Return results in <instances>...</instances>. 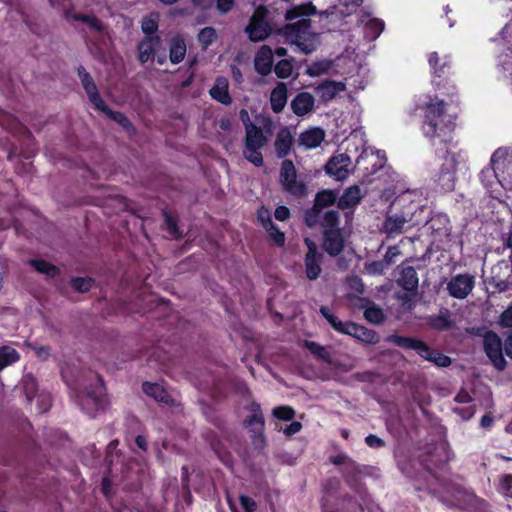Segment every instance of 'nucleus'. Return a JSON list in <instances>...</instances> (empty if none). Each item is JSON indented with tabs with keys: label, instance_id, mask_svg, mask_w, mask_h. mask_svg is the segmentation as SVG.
<instances>
[{
	"label": "nucleus",
	"instance_id": "1",
	"mask_svg": "<svg viewBox=\"0 0 512 512\" xmlns=\"http://www.w3.org/2000/svg\"><path fill=\"white\" fill-rule=\"evenodd\" d=\"M425 120L423 133L431 140L439 138L440 142L449 141L450 134L454 129V117L446 112L443 100L434 99L424 107Z\"/></svg>",
	"mask_w": 512,
	"mask_h": 512
},
{
	"label": "nucleus",
	"instance_id": "2",
	"mask_svg": "<svg viewBox=\"0 0 512 512\" xmlns=\"http://www.w3.org/2000/svg\"><path fill=\"white\" fill-rule=\"evenodd\" d=\"M240 114L246 132L243 156L256 167H261L264 164L261 149L268 142V137L264 135L263 130L260 127L251 123L246 111L242 110Z\"/></svg>",
	"mask_w": 512,
	"mask_h": 512
},
{
	"label": "nucleus",
	"instance_id": "3",
	"mask_svg": "<svg viewBox=\"0 0 512 512\" xmlns=\"http://www.w3.org/2000/svg\"><path fill=\"white\" fill-rule=\"evenodd\" d=\"M310 25L309 19L301 18L297 22L287 25L283 31L286 41L295 45L305 54L312 53L318 45V36L310 31Z\"/></svg>",
	"mask_w": 512,
	"mask_h": 512
},
{
	"label": "nucleus",
	"instance_id": "4",
	"mask_svg": "<svg viewBox=\"0 0 512 512\" xmlns=\"http://www.w3.org/2000/svg\"><path fill=\"white\" fill-rule=\"evenodd\" d=\"M320 313L339 333L350 335L366 344H376L379 342V336L375 331L353 322H343L332 314L327 307H321Z\"/></svg>",
	"mask_w": 512,
	"mask_h": 512
},
{
	"label": "nucleus",
	"instance_id": "5",
	"mask_svg": "<svg viewBox=\"0 0 512 512\" xmlns=\"http://www.w3.org/2000/svg\"><path fill=\"white\" fill-rule=\"evenodd\" d=\"M387 341L404 349L416 351L422 358L432 362L438 367H447L451 364V359L448 356L431 349L421 340L390 335Z\"/></svg>",
	"mask_w": 512,
	"mask_h": 512
},
{
	"label": "nucleus",
	"instance_id": "6",
	"mask_svg": "<svg viewBox=\"0 0 512 512\" xmlns=\"http://www.w3.org/2000/svg\"><path fill=\"white\" fill-rule=\"evenodd\" d=\"M79 405L91 416L105 407L104 387L99 378H97L95 384L79 398Z\"/></svg>",
	"mask_w": 512,
	"mask_h": 512
},
{
	"label": "nucleus",
	"instance_id": "7",
	"mask_svg": "<svg viewBox=\"0 0 512 512\" xmlns=\"http://www.w3.org/2000/svg\"><path fill=\"white\" fill-rule=\"evenodd\" d=\"M267 10L260 6L250 18L249 24L245 28V32L251 41H262L271 33V27L266 21Z\"/></svg>",
	"mask_w": 512,
	"mask_h": 512
},
{
	"label": "nucleus",
	"instance_id": "8",
	"mask_svg": "<svg viewBox=\"0 0 512 512\" xmlns=\"http://www.w3.org/2000/svg\"><path fill=\"white\" fill-rule=\"evenodd\" d=\"M483 348L494 367L504 370L506 360L503 355V343L501 338L494 332H486L483 336Z\"/></svg>",
	"mask_w": 512,
	"mask_h": 512
},
{
	"label": "nucleus",
	"instance_id": "9",
	"mask_svg": "<svg viewBox=\"0 0 512 512\" xmlns=\"http://www.w3.org/2000/svg\"><path fill=\"white\" fill-rule=\"evenodd\" d=\"M280 182L283 188L294 196H304L306 187L297 180L296 169L291 160H284L280 169Z\"/></svg>",
	"mask_w": 512,
	"mask_h": 512
},
{
	"label": "nucleus",
	"instance_id": "10",
	"mask_svg": "<svg viewBox=\"0 0 512 512\" xmlns=\"http://www.w3.org/2000/svg\"><path fill=\"white\" fill-rule=\"evenodd\" d=\"M353 171L351 158L345 154H337L325 165V172L337 181L345 180Z\"/></svg>",
	"mask_w": 512,
	"mask_h": 512
},
{
	"label": "nucleus",
	"instance_id": "11",
	"mask_svg": "<svg viewBox=\"0 0 512 512\" xmlns=\"http://www.w3.org/2000/svg\"><path fill=\"white\" fill-rule=\"evenodd\" d=\"M475 286V278L470 274H457L447 283L450 296L456 299H465Z\"/></svg>",
	"mask_w": 512,
	"mask_h": 512
},
{
	"label": "nucleus",
	"instance_id": "12",
	"mask_svg": "<svg viewBox=\"0 0 512 512\" xmlns=\"http://www.w3.org/2000/svg\"><path fill=\"white\" fill-rule=\"evenodd\" d=\"M509 164L508 152L505 149L499 148L491 157V167L484 169L481 172V176L486 177L493 175L500 181L501 178H504L505 169Z\"/></svg>",
	"mask_w": 512,
	"mask_h": 512
},
{
	"label": "nucleus",
	"instance_id": "13",
	"mask_svg": "<svg viewBox=\"0 0 512 512\" xmlns=\"http://www.w3.org/2000/svg\"><path fill=\"white\" fill-rule=\"evenodd\" d=\"M79 77L81 79V83L85 89L86 94L89 97L90 102L94 105L97 110L106 109V104L98 93V89L91 78L90 74L84 70L79 69Z\"/></svg>",
	"mask_w": 512,
	"mask_h": 512
},
{
	"label": "nucleus",
	"instance_id": "14",
	"mask_svg": "<svg viewBox=\"0 0 512 512\" xmlns=\"http://www.w3.org/2000/svg\"><path fill=\"white\" fill-rule=\"evenodd\" d=\"M344 247V240L339 229L324 230L323 248L331 256H337Z\"/></svg>",
	"mask_w": 512,
	"mask_h": 512
},
{
	"label": "nucleus",
	"instance_id": "15",
	"mask_svg": "<svg viewBox=\"0 0 512 512\" xmlns=\"http://www.w3.org/2000/svg\"><path fill=\"white\" fill-rule=\"evenodd\" d=\"M254 67L257 73L266 76L273 67V51L267 46L263 45L256 53L254 58Z\"/></svg>",
	"mask_w": 512,
	"mask_h": 512
},
{
	"label": "nucleus",
	"instance_id": "16",
	"mask_svg": "<svg viewBox=\"0 0 512 512\" xmlns=\"http://www.w3.org/2000/svg\"><path fill=\"white\" fill-rule=\"evenodd\" d=\"M445 168L441 171L438 177V185L441 190L448 192L454 189L455 186V168L456 164L453 156L449 158V154L446 157Z\"/></svg>",
	"mask_w": 512,
	"mask_h": 512
},
{
	"label": "nucleus",
	"instance_id": "17",
	"mask_svg": "<svg viewBox=\"0 0 512 512\" xmlns=\"http://www.w3.org/2000/svg\"><path fill=\"white\" fill-rule=\"evenodd\" d=\"M325 139V131L318 127L310 128L299 135L298 144L306 149L320 146Z\"/></svg>",
	"mask_w": 512,
	"mask_h": 512
},
{
	"label": "nucleus",
	"instance_id": "18",
	"mask_svg": "<svg viewBox=\"0 0 512 512\" xmlns=\"http://www.w3.org/2000/svg\"><path fill=\"white\" fill-rule=\"evenodd\" d=\"M315 99L308 92L299 93L291 102L293 112L297 116H304L314 108Z\"/></svg>",
	"mask_w": 512,
	"mask_h": 512
},
{
	"label": "nucleus",
	"instance_id": "19",
	"mask_svg": "<svg viewBox=\"0 0 512 512\" xmlns=\"http://www.w3.org/2000/svg\"><path fill=\"white\" fill-rule=\"evenodd\" d=\"M409 221L410 219L402 214L388 215L383 224L384 232L390 237L398 235L404 231V227Z\"/></svg>",
	"mask_w": 512,
	"mask_h": 512
},
{
	"label": "nucleus",
	"instance_id": "20",
	"mask_svg": "<svg viewBox=\"0 0 512 512\" xmlns=\"http://www.w3.org/2000/svg\"><path fill=\"white\" fill-rule=\"evenodd\" d=\"M336 199H337L336 194L331 190H324L322 192H319L316 195L315 204H314L312 212L307 214L306 221H307L308 225L309 226L313 225V222L310 220L312 213H315L318 215L322 208L333 205L334 202L336 201Z\"/></svg>",
	"mask_w": 512,
	"mask_h": 512
},
{
	"label": "nucleus",
	"instance_id": "21",
	"mask_svg": "<svg viewBox=\"0 0 512 512\" xmlns=\"http://www.w3.org/2000/svg\"><path fill=\"white\" fill-rule=\"evenodd\" d=\"M161 40L158 36H146L144 40H142L138 45V52H139V60L142 63L147 62L150 60L156 48L159 46Z\"/></svg>",
	"mask_w": 512,
	"mask_h": 512
},
{
	"label": "nucleus",
	"instance_id": "22",
	"mask_svg": "<svg viewBox=\"0 0 512 512\" xmlns=\"http://www.w3.org/2000/svg\"><path fill=\"white\" fill-rule=\"evenodd\" d=\"M363 194L358 185H353L347 188L338 201L341 209H348L356 206L362 199Z\"/></svg>",
	"mask_w": 512,
	"mask_h": 512
},
{
	"label": "nucleus",
	"instance_id": "23",
	"mask_svg": "<svg viewBox=\"0 0 512 512\" xmlns=\"http://www.w3.org/2000/svg\"><path fill=\"white\" fill-rule=\"evenodd\" d=\"M397 282L406 291L415 290L418 286V277L415 269L412 266H401Z\"/></svg>",
	"mask_w": 512,
	"mask_h": 512
},
{
	"label": "nucleus",
	"instance_id": "24",
	"mask_svg": "<svg viewBox=\"0 0 512 512\" xmlns=\"http://www.w3.org/2000/svg\"><path fill=\"white\" fill-rule=\"evenodd\" d=\"M270 103L274 112L279 113L283 110L287 103V86L285 83L279 82L272 90Z\"/></svg>",
	"mask_w": 512,
	"mask_h": 512
},
{
	"label": "nucleus",
	"instance_id": "25",
	"mask_svg": "<svg viewBox=\"0 0 512 512\" xmlns=\"http://www.w3.org/2000/svg\"><path fill=\"white\" fill-rule=\"evenodd\" d=\"M210 95L213 99L222 104L228 105L231 103V98L228 93V81L224 77H219L215 80L213 87L210 89Z\"/></svg>",
	"mask_w": 512,
	"mask_h": 512
},
{
	"label": "nucleus",
	"instance_id": "26",
	"mask_svg": "<svg viewBox=\"0 0 512 512\" xmlns=\"http://www.w3.org/2000/svg\"><path fill=\"white\" fill-rule=\"evenodd\" d=\"M345 90V84L336 81H326L317 87L319 96L323 101H330Z\"/></svg>",
	"mask_w": 512,
	"mask_h": 512
},
{
	"label": "nucleus",
	"instance_id": "27",
	"mask_svg": "<svg viewBox=\"0 0 512 512\" xmlns=\"http://www.w3.org/2000/svg\"><path fill=\"white\" fill-rule=\"evenodd\" d=\"M292 136L287 129L278 132L275 141V150L279 158L285 157L291 148Z\"/></svg>",
	"mask_w": 512,
	"mask_h": 512
},
{
	"label": "nucleus",
	"instance_id": "28",
	"mask_svg": "<svg viewBox=\"0 0 512 512\" xmlns=\"http://www.w3.org/2000/svg\"><path fill=\"white\" fill-rule=\"evenodd\" d=\"M321 259L322 254H306L305 269L308 279L315 280L319 277L322 270L320 266Z\"/></svg>",
	"mask_w": 512,
	"mask_h": 512
},
{
	"label": "nucleus",
	"instance_id": "29",
	"mask_svg": "<svg viewBox=\"0 0 512 512\" xmlns=\"http://www.w3.org/2000/svg\"><path fill=\"white\" fill-rule=\"evenodd\" d=\"M143 391L146 395L152 397L158 402L168 403L170 400V395L160 384L149 382L144 383Z\"/></svg>",
	"mask_w": 512,
	"mask_h": 512
},
{
	"label": "nucleus",
	"instance_id": "30",
	"mask_svg": "<svg viewBox=\"0 0 512 512\" xmlns=\"http://www.w3.org/2000/svg\"><path fill=\"white\" fill-rule=\"evenodd\" d=\"M361 23L367 29L368 37L375 39L377 38L384 29L383 21L375 18H371L369 15L363 16Z\"/></svg>",
	"mask_w": 512,
	"mask_h": 512
},
{
	"label": "nucleus",
	"instance_id": "31",
	"mask_svg": "<svg viewBox=\"0 0 512 512\" xmlns=\"http://www.w3.org/2000/svg\"><path fill=\"white\" fill-rule=\"evenodd\" d=\"M186 54V44L180 38H174L170 44V61L173 64L180 63Z\"/></svg>",
	"mask_w": 512,
	"mask_h": 512
},
{
	"label": "nucleus",
	"instance_id": "32",
	"mask_svg": "<svg viewBox=\"0 0 512 512\" xmlns=\"http://www.w3.org/2000/svg\"><path fill=\"white\" fill-rule=\"evenodd\" d=\"M304 345L318 359L324 361L327 364L333 363L330 352L326 347L321 346L314 341H305Z\"/></svg>",
	"mask_w": 512,
	"mask_h": 512
},
{
	"label": "nucleus",
	"instance_id": "33",
	"mask_svg": "<svg viewBox=\"0 0 512 512\" xmlns=\"http://www.w3.org/2000/svg\"><path fill=\"white\" fill-rule=\"evenodd\" d=\"M20 356L19 353L12 347H0V370L17 362Z\"/></svg>",
	"mask_w": 512,
	"mask_h": 512
},
{
	"label": "nucleus",
	"instance_id": "34",
	"mask_svg": "<svg viewBox=\"0 0 512 512\" xmlns=\"http://www.w3.org/2000/svg\"><path fill=\"white\" fill-rule=\"evenodd\" d=\"M263 225L267 230L270 239L278 246H283L285 243V234L281 232L270 218L266 221L263 220Z\"/></svg>",
	"mask_w": 512,
	"mask_h": 512
},
{
	"label": "nucleus",
	"instance_id": "35",
	"mask_svg": "<svg viewBox=\"0 0 512 512\" xmlns=\"http://www.w3.org/2000/svg\"><path fill=\"white\" fill-rule=\"evenodd\" d=\"M429 227L440 236L447 235L449 232V219L446 215H438L430 220Z\"/></svg>",
	"mask_w": 512,
	"mask_h": 512
},
{
	"label": "nucleus",
	"instance_id": "36",
	"mask_svg": "<svg viewBox=\"0 0 512 512\" xmlns=\"http://www.w3.org/2000/svg\"><path fill=\"white\" fill-rule=\"evenodd\" d=\"M315 13V7L312 4L301 5L289 10L286 18L289 20L296 19L300 16H309Z\"/></svg>",
	"mask_w": 512,
	"mask_h": 512
},
{
	"label": "nucleus",
	"instance_id": "37",
	"mask_svg": "<svg viewBox=\"0 0 512 512\" xmlns=\"http://www.w3.org/2000/svg\"><path fill=\"white\" fill-rule=\"evenodd\" d=\"M339 213L335 210H328L322 216L321 225L326 229H337Z\"/></svg>",
	"mask_w": 512,
	"mask_h": 512
},
{
	"label": "nucleus",
	"instance_id": "38",
	"mask_svg": "<svg viewBox=\"0 0 512 512\" xmlns=\"http://www.w3.org/2000/svg\"><path fill=\"white\" fill-rule=\"evenodd\" d=\"M32 266L39 271L40 273L46 274L48 276H55L58 272L56 266L50 264L45 260H33L31 262Z\"/></svg>",
	"mask_w": 512,
	"mask_h": 512
},
{
	"label": "nucleus",
	"instance_id": "39",
	"mask_svg": "<svg viewBox=\"0 0 512 512\" xmlns=\"http://www.w3.org/2000/svg\"><path fill=\"white\" fill-rule=\"evenodd\" d=\"M216 39V31L212 27L203 28L198 34V40L203 49H206Z\"/></svg>",
	"mask_w": 512,
	"mask_h": 512
},
{
	"label": "nucleus",
	"instance_id": "40",
	"mask_svg": "<svg viewBox=\"0 0 512 512\" xmlns=\"http://www.w3.org/2000/svg\"><path fill=\"white\" fill-rule=\"evenodd\" d=\"M22 384L27 400L31 401L37 390L36 379L31 374H27L23 377Z\"/></svg>",
	"mask_w": 512,
	"mask_h": 512
},
{
	"label": "nucleus",
	"instance_id": "41",
	"mask_svg": "<svg viewBox=\"0 0 512 512\" xmlns=\"http://www.w3.org/2000/svg\"><path fill=\"white\" fill-rule=\"evenodd\" d=\"M330 68H331L330 61L315 62L308 67L307 74L312 77L320 76L322 74L327 73L330 70Z\"/></svg>",
	"mask_w": 512,
	"mask_h": 512
},
{
	"label": "nucleus",
	"instance_id": "42",
	"mask_svg": "<svg viewBox=\"0 0 512 512\" xmlns=\"http://www.w3.org/2000/svg\"><path fill=\"white\" fill-rule=\"evenodd\" d=\"M245 423L248 427H251L254 430H260L263 427L264 419L259 406H255L252 415L245 421Z\"/></svg>",
	"mask_w": 512,
	"mask_h": 512
},
{
	"label": "nucleus",
	"instance_id": "43",
	"mask_svg": "<svg viewBox=\"0 0 512 512\" xmlns=\"http://www.w3.org/2000/svg\"><path fill=\"white\" fill-rule=\"evenodd\" d=\"M99 111L105 113L109 118L113 119L115 122L119 123L126 129L132 128L130 121L127 117L121 112H114L108 108L106 105V109H100Z\"/></svg>",
	"mask_w": 512,
	"mask_h": 512
},
{
	"label": "nucleus",
	"instance_id": "44",
	"mask_svg": "<svg viewBox=\"0 0 512 512\" xmlns=\"http://www.w3.org/2000/svg\"><path fill=\"white\" fill-rule=\"evenodd\" d=\"M364 317L373 324H380L384 320V313L382 309L372 306L365 310Z\"/></svg>",
	"mask_w": 512,
	"mask_h": 512
},
{
	"label": "nucleus",
	"instance_id": "45",
	"mask_svg": "<svg viewBox=\"0 0 512 512\" xmlns=\"http://www.w3.org/2000/svg\"><path fill=\"white\" fill-rule=\"evenodd\" d=\"M274 71L279 78H288L293 71L292 63L286 59L281 60L276 64Z\"/></svg>",
	"mask_w": 512,
	"mask_h": 512
},
{
	"label": "nucleus",
	"instance_id": "46",
	"mask_svg": "<svg viewBox=\"0 0 512 512\" xmlns=\"http://www.w3.org/2000/svg\"><path fill=\"white\" fill-rule=\"evenodd\" d=\"M273 415L280 420L290 421L294 418L295 411L289 406H280L273 409Z\"/></svg>",
	"mask_w": 512,
	"mask_h": 512
},
{
	"label": "nucleus",
	"instance_id": "47",
	"mask_svg": "<svg viewBox=\"0 0 512 512\" xmlns=\"http://www.w3.org/2000/svg\"><path fill=\"white\" fill-rule=\"evenodd\" d=\"M72 287L78 292H87L91 289L93 281L91 278H75L71 281Z\"/></svg>",
	"mask_w": 512,
	"mask_h": 512
},
{
	"label": "nucleus",
	"instance_id": "48",
	"mask_svg": "<svg viewBox=\"0 0 512 512\" xmlns=\"http://www.w3.org/2000/svg\"><path fill=\"white\" fill-rule=\"evenodd\" d=\"M73 18L78 21L87 23L90 27H92L93 29H95L97 31H100L103 28L101 22L94 16L78 14V15H74Z\"/></svg>",
	"mask_w": 512,
	"mask_h": 512
},
{
	"label": "nucleus",
	"instance_id": "49",
	"mask_svg": "<svg viewBox=\"0 0 512 512\" xmlns=\"http://www.w3.org/2000/svg\"><path fill=\"white\" fill-rule=\"evenodd\" d=\"M141 28H142V31L147 36H154L153 34L156 32V30L158 28V23L155 18L148 17L142 21Z\"/></svg>",
	"mask_w": 512,
	"mask_h": 512
},
{
	"label": "nucleus",
	"instance_id": "50",
	"mask_svg": "<svg viewBox=\"0 0 512 512\" xmlns=\"http://www.w3.org/2000/svg\"><path fill=\"white\" fill-rule=\"evenodd\" d=\"M453 412L459 415L462 420H469L475 414V407L473 405L454 407Z\"/></svg>",
	"mask_w": 512,
	"mask_h": 512
},
{
	"label": "nucleus",
	"instance_id": "51",
	"mask_svg": "<svg viewBox=\"0 0 512 512\" xmlns=\"http://www.w3.org/2000/svg\"><path fill=\"white\" fill-rule=\"evenodd\" d=\"M500 492L504 496L512 498V475H505L501 478Z\"/></svg>",
	"mask_w": 512,
	"mask_h": 512
},
{
	"label": "nucleus",
	"instance_id": "52",
	"mask_svg": "<svg viewBox=\"0 0 512 512\" xmlns=\"http://www.w3.org/2000/svg\"><path fill=\"white\" fill-rule=\"evenodd\" d=\"M362 1L363 0H340V5L346 8L345 10H340L341 14H351L357 7L361 5Z\"/></svg>",
	"mask_w": 512,
	"mask_h": 512
},
{
	"label": "nucleus",
	"instance_id": "53",
	"mask_svg": "<svg viewBox=\"0 0 512 512\" xmlns=\"http://www.w3.org/2000/svg\"><path fill=\"white\" fill-rule=\"evenodd\" d=\"M346 283L348 287L356 294H361L363 292V283L360 278L356 276L349 277L347 278Z\"/></svg>",
	"mask_w": 512,
	"mask_h": 512
},
{
	"label": "nucleus",
	"instance_id": "54",
	"mask_svg": "<svg viewBox=\"0 0 512 512\" xmlns=\"http://www.w3.org/2000/svg\"><path fill=\"white\" fill-rule=\"evenodd\" d=\"M240 504L245 512H253L256 509L255 501L248 496H240Z\"/></svg>",
	"mask_w": 512,
	"mask_h": 512
},
{
	"label": "nucleus",
	"instance_id": "55",
	"mask_svg": "<svg viewBox=\"0 0 512 512\" xmlns=\"http://www.w3.org/2000/svg\"><path fill=\"white\" fill-rule=\"evenodd\" d=\"M500 324L504 327H512V306L507 308L500 317Z\"/></svg>",
	"mask_w": 512,
	"mask_h": 512
},
{
	"label": "nucleus",
	"instance_id": "56",
	"mask_svg": "<svg viewBox=\"0 0 512 512\" xmlns=\"http://www.w3.org/2000/svg\"><path fill=\"white\" fill-rule=\"evenodd\" d=\"M34 351L36 356L41 360H46L50 356V349L46 346H33L29 345Z\"/></svg>",
	"mask_w": 512,
	"mask_h": 512
},
{
	"label": "nucleus",
	"instance_id": "57",
	"mask_svg": "<svg viewBox=\"0 0 512 512\" xmlns=\"http://www.w3.org/2000/svg\"><path fill=\"white\" fill-rule=\"evenodd\" d=\"M366 444L371 448H379L384 445V442L381 438L376 435L370 434L365 439Z\"/></svg>",
	"mask_w": 512,
	"mask_h": 512
},
{
	"label": "nucleus",
	"instance_id": "58",
	"mask_svg": "<svg viewBox=\"0 0 512 512\" xmlns=\"http://www.w3.org/2000/svg\"><path fill=\"white\" fill-rule=\"evenodd\" d=\"M274 216L279 221H285V220H287L289 218L290 211L285 206H279V207L276 208Z\"/></svg>",
	"mask_w": 512,
	"mask_h": 512
},
{
	"label": "nucleus",
	"instance_id": "59",
	"mask_svg": "<svg viewBox=\"0 0 512 512\" xmlns=\"http://www.w3.org/2000/svg\"><path fill=\"white\" fill-rule=\"evenodd\" d=\"M384 263L380 261H375L367 265L366 269L370 274H381L384 270Z\"/></svg>",
	"mask_w": 512,
	"mask_h": 512
},
{
	"label": "nucleus",
	"instance_id": "60",
	"mask_svg": "<svg viewBox=\"0 0 512 512\" xmlns=\"http://www.w3.org/2000/svg\"><path fill=\"white\" fill-rule=\"evenodd\" d=\"M455 401L459 404H470L472 402V396L466 390H461L455 396Z\"/></svg>",
	"mask_w": 512,
	"mask_h": 512
},
{
	"label": "nucleus",
	"instance_id": "61",
	"mask_svg": "<svg viewBox=\"0 0 512 512\" xmlns=\"http://www.w3.org/2000/svg\"><path fill=\"white\" fill-rule=\"evenodd\" d=\"M399 254H400V251H399L398 247H396V246L390 247L384 256V261L386 262L387 265H389L393 262V258L398 256Z\"/></svg>",
	"mask_w": 512,
	"mask_h": 512
},
{
	"label": "nucleus",
	"instance_id": "62",
	"mask_svg": "<svg viewBox=\"0 0 512 512\" xmlns=\"http://www.w3.org/2000/svg\"><path fill=\"white\" fill-rule=\"evenodd\" d=\"M165 220H166V224H167L170 234L175 237H178L179 233H178L177 225H176V222L173 220V218L170 217L169 215L165 214Z\"/></svg>",
	"mask_w": 512,
	"mask_h": 512
},
{
	"label": "nucleus",
	"instance_id": "63",
	"mask_svg": "<svg viewBox=\"0 0 512 512\" xmlns=\"http://www.w3.org/2000/svg\"><path fill=\"white\" fill-rule=\"evenodd\" d=\"M234 0H217V8L220 12L226 13L233 7Z\"/></svg>",
	"mask_w": 512,
	"mask_h": 512
},
{
	"label": "nucleus",
	"instance_id": "64",
	"mask_svg": "<svg viewBox=\"0 0 512 512\" xmlns=\"http://www.w3.org/2000/svg\"><path fill=\"white\" fill-rule=\"evenodd\" d=\"M302 428L300 422L294 421L284 429V433L288 436L298 433Z\"/></svg>",
	"mask_w": 512,
	"mask_h": 512
}]
</instances>
